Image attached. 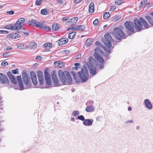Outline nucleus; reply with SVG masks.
<instances>
[{
	"label": "nucleus",
	"mask_w": 153,
	"mask_h": 153,
	"mask_svg": "<svg viewBox=\"0 0 153 153\" xmlns=\"http://www.w3.org/2000/svg\"><path fill=\"white\" fill-rule=\"evenodd\" d=\"M58 74L61 81L63 83H65L66 81L68 84H71L72 82L71 76L67 71L63 72L61 70H59L58 71Z\"/></svg>",
	"instance_id": "obj_1"
},
{
	"label": "nucleus",
	"mask_w": 153,
	"mask_h": 153,
	"mask_svg": "<svg viewBox=\"0 0 153 153\" xmlns=\"http://www.w3.org/2000/svg\"><path fill=\"white\" fill-rule=\"evenodd\" d=\"M103 54V53L100 48H97L94 50V56L97 60L99 64V67L100 69L104 68L103 65L104 60L101 55Z\"/></svg>",
	"instance_id": "obj_2"
},
{
	"label": "nucleus",
	"mask_w": 153,
	"mask_h": 153,
	"mask_svg": "<svg viewBox=\"0 0 153 153\" xmlns=\"http://www.w3.org/2000/svg\"><path fill=\"white\" fill-rule=\"evenodd\" d=\"M78 73L82 82H85L88 79L89 74L87 68L85 67H83L81 68V71Z\"/></svg>",
	"instance_id": "obj_3"
},
{
	"label": "nucleus",
	"mask_w": 153,
	"mask_h": 153,
	"mask_svg": "<svg viewBox=\"0 0 153 153\" xmlns=\"http://www.w3.org/2000/svg\"><path fill=\"white\" fill-rule=\"evenodd\" d=\"M113 31L114 34L117 39L120 40L125 37L124 33L120 28L115 27L114 28Z\"/></svg>",
	"instance_id": "obj_4"
},
{
	"label": "nucleus",
	"mask_w": 153,
	"mask_h": 153,
	"mask_svg": "<svg viewBox=\"0 0 153 153\" xmlns=\"http://www.w3.org/2000/svg\"><path fill=\"white\" fill-rule=\"evenodd\" d=\"M105 39L103 41L105 45L108 48H110L111 46V42L113 39L111 35L108 33H106L104 36Z\"/></svg>",
	"instance_id": "obj_5"
},
{
	"label": "nucleus",
	"mask_w": 153,
	"mask_h": 153,
	"mask_svg": "<svg viewBox=\"0 0 153 153\" xmlns=\"http://www.w3.org/2000/svg\"><path fill=\"white\" fill-rule=\"evenodd\" d=\"M28 23L30 25H32L37 27H40L42 29L45 25V22H37L36 20H31L29 21Z\"/></svg>",
	"instance_id": "obj_6"
},
{
	"label": "nucleus",
	"mask_w": 153,
	"mask_h": 153,
	"mask_svg": "<svg viewBox=\"0 0 153 153\" xmlns=\"http://www.w3.org/2000/svg\"><path fill=\"white\" fill-rule=\"evenodd\" d=\"M124 25L130 33H132L134 32V26L132 22H126L124 23Z\"/></svg>",
	"instance_id": "obj_7"
},
{
	"label": "nucleus",
	"mask_w": 153,
	"mask_h": 153,
	"mask_svg": "<svg viewBox=\"0 0 153 153\" xmlns=\"http://www.w3.org/2000/svg\"><path fill=\"white\" fill-rule=\"evenodd\" d=\"M134 27L138 31H140L143 29V26L142 21H139V20H134Z\"/></svg>",
	"instance_id": "obj_8"
},
{
	"label": "nucleus",
	"mask_w": 153,
	"mask_h": 153,
	"mask_svg": "<svg viewBox=\"0 0 153 153\" xmlns=\"http://www.w3.org/2000/svg\"><path fill=\"white\" fill-rule=\"evenodd\" d=\"M22 76L25 85H28L29 84V81L30 78L27 74L25 71H23L22 72Z\"/></svg>",
	"instance_id": "obj_9"
},
{
	"label": "nucleus",
	"mask_w": 153,
	"mask_h": 153,
	"mask_svg": "<svg viewBox=\"0 0 153 153\" xmlns=\"http://www.w3.org/2000/svg\"><path fill=\"white\" fill-rule=\"evenodd\" d=\"M93 104V101H88L86 103V105L88 106L86 107L85 110L88 112L93 111L94 110V107L92 106Z\"/></svg>",
	"instance_id": "obj_10"
},
{
	"label": "nucleus",
	"mask_w": 153,
	"mask_h": 153,
	"mask_svg": "<svg viewBox=\"0 0 153 153\" xmlns=\"http://www.w3.org/2000/svg\"><path fill=\"white\" fill-rule=\"evenodd\" d=\"M0 82L2 84L9 83L10 82L8 78L4 74L0 73Z\"/></svg>",
	"instance_id": "obj_11"
},
{
	"label": "nucleus",
	"mask_w": 153,
	"mask_h": 153,
	"mask_svg": "<svg viewBox=\"0 0 153 153\" xmlns=\"http://www.w3.org/2000/svg\"><path fill=\"white\" fill-rule=\"evenodd\" d=\"M18 20L16 22V24L14 25V27L16 28V27L17 28L15 29V30H19L20 29L22 28V24L25 22V20Z\"/></svg>",
	"instance_id": "obj_12"
},
{
	"label": "nucleus",
	"mask_w": 153,
	"mask_h": 153,
	"mask_svg": "<svg viewBox=\"0 0 153 153\" xmlns=\"http://www.w3.org/2000/svg\"><path fill=\"white\" fill-rule=\"evenodd\" d=\"M7 74L11 82L14 84H17V81L14 76L12 74L11 72L10 71H8L7 73Z\"/></svg>",
	"instance_id": "obj_13"
},
{
	"label": "nucleus",
	"mask_w": 153,
	"mask_h": 153,
	"mask_svg": "<svg viewBox=\"0 0 153 153\" xmlns=\"http://www.w3.org/2000/svg\"><path fill=\"white\" fill-rule=\"evenodd\" d=\"M30 74L33 83L35 85H37V81L36 74L33 71H32L30 73Z\"/></svg>",
	"instance_id": "obj_14"
},
{
	"label": "nucleus",
	"mask_w": 153,
	"mask_h": 153,
	"mask_svg": "<svg viewBox=\"0 0 153 153\" xmlns=\"http://www.w3.org/2000/svg\"><path fill=\"white\" fill-rule=\"evenodd\" d=\"M89 66L91 67H94L97 64L96 60L92 56H90L89 59Z\"/></svg>",
	"instance_id": "obj_15"
},
{
	"label": "nucleus",
	"mask_w": 153,
	"mask_h": 153,
	"mask_svg": "<svg viewBox=\"0 0 153 153\" xmlns=\"http://www.w3.org/2000/svg\"><path fill=\"white\" fill-rule=\"evenodd\" d=\"M6 37L9 39H14L19 37L20 35L17 33H12L7 35Z\"/></svg>",
	"instance_id": "obj_16"
},
{
	"label": "nucleus",
	"mask_w": 153,
	"mask_h": 153,
	"mask_svg": "<svg viewBox=\"0 0 153 153\" xmlns=\"http://www.w3.org/2000/svg\"><path fill=\"white\" fill-rule=\"evenodd\" d=\"M27 48H29L30 49H32L35 48L37 47L36 43L33 42H27Z\"/></svg>",
	"instance_id": "obj_17"
},
{
	"label": "nucleus",
	"mask_w": 153,
	"mask_h": 153,
	"mask_svg": "<svg viewBox=\"0 0 153 153\" xmlns=\"http://www.w3.org/2000/svg\"><path fill=\"white\" fill-rule=\"evenodd\" d=\"M54 65L56 68H61L65 65L64 63L59 60L56 61L54 62Z\"/></svg>",
	"instance_id": "obj_18"
},
{
	"label": "nucleus",
	"mask_w": 153,
	"mask_h": 153,
	"mask_svg": "<svg viewBox=\"0 0 153 153\" xmlns=\"http://www.w3.org/2000/svg\"><path fill=\"white\" fill-rule=\"evenodd\" d=\"M17 48L20 49H25L27 48V42L25 43H18L16 44Z\"/></svg>",
	"instance_id": "obj_19"
},
{
	"label": "nucleus",
	"mask_w": 153,
	"mask_h": 153,
	"mask_svg": "<svg viewBox=\"0 0 153 153\" xmlns=\"http://www.w3.org/2000/svg\"><path fill=\"white\" fill-rule=\"evenodd\" d=\"M51 76L54 83L56 85H57L58 83V81L57 77L56 76L55 71H53L51 73Z\"/></svg>",
	"instance_id": "obj_20"
},
{
	"label": "nucleus",
	"mask_w": 153,
	"mask_h": 153,
	"mask_svg": "<svg viewBox=\"0 0 153 153\" xmlns=\"http://www.w3.org/2000/svg\"><path fill=\"white\" fill-rule=\"evenodd\" d=\"M17 79L20 87L22 90L23 89L24 87L21 76H17Z\"/></svg>",
	"instance_id": "obj_21"
},
{
	"label": "nucleus",
	"mask_w": 153,
	"mask_h": 153,
	"mask_svg": "<svg viewBox=\"0 0 153 153\" xmlns=\"http://www.w3.org/2000/svg\"><path fill=\"white\" fill-rule=\"evenodd\" d=\"M52 45L51 43L50 42H47L43 45V47L46 51H48L52 48Z\"/></svg>",
	"instance_id": "obj_22"
},
{
	"label": "nucleus",
	"mask_w": 153,
	"mask_h": 153,
	"mask_svg": "<svg viewBox=\"0 0 153 153\" xmlns=\"http://www.w3.org/2000/svg\"><path fill=\"white\" fill-rule=\"evenodd\" d=\"M68 42V39L67 38L61 39L58 41L59 45H63L67 44Z\"/></svg>",
	"instance_id": "obj_23"
},
{
	"label": "nucleus",
	"mask_w": 153,
	"mask_h": 153,
	"mask_svg": "<svg viewBox=\"0 0 153 153\" xmlns=\"http://www.w3.org/2000/svg\"><path fill=\"white\" fill-rule=\"evenodd\" d=\"M85 29V27L83 25H79L75 27V28H73L75 31H83Z\"/></svg>",
	"instance_id": "obj_24"
},
{
	"label": "nucleus",
	"mask_w": 153,
	"mask_h": 153,
	"mask_svg": "<svg viewBox=\"0 0 153 153\" xmlns=\"http://www.w3.org/2000/svg\"><path fill=\"white\" fill-rule=\"evenodd\" d=\"M68 21L66 22L67 25L70 26H74L77 22L78 20H68Z\"/></svg>",
	"instance_id": "obj_25"
},
{
	"label": "nucleus",
	"mask_w": 153,
	"mask_h": 153,
	"mask_svg": "<svg viewBox=\"0 0 153 153\" xmlns=\"http://www.w3.org/2000/svg\"><path fill=\"white\" fill-rule=\"evenodd\" d=\"M93 122V120L86 119L83 122V124L85 125L89 126L92 124Z\"/></svg>",
	"instance_id": "obj_26"
},
{
	"label": "nucleus",
	"mask_w": 153,
	"mask_h": 153,
	"mask_svg": "<svg viewBox=\"0 0 153 153\" xmlns=\"http://www.w3.org/2000/svg\"><path fill=\"white\" fill-rule=\"evenodd\" d=\"M144 102L146 107L149 109H151L152 108V105L148 99H146Z\"/></svg>",
	"instance_id": "obj_27"
},
{
	"label": "nucleus",
	"mask_w": 153,
	"mask_h": 153,
	"mask_svg": "<svg viewBox=\"0 0 153 153\" xmlns=\"http://www.w3.org/2000/svg\"><path fill=\"white\" fill-rule=\"evenodd\" d=\"M5 28L10 30H15V29L17 28V27L16 28L14 27V25L12 24H10L4 27Z\"/></svg>",
	"instance_id": "obj_28"
},
{
	"label": "nucleus",
	"mask_w": 153,
	"mask_h": 153,
	"mask_svg": "<svg viewBox=\"0 0 153 153\" xmlns=\"http://www.w3.org/2000/svg\"><path fill=\"white\" fill-rule=\"evenodd\" d=\"M94 4L93 2H91L89 5V12L90 13H93L94 11Z\"/></svg>",
	"instance_id": "obj_29"
},
{
	"label": "nucleus",
	"mask_w": 153,
	"mask_h": 153,
	"mask_svg": "<svg viewBox=\"0 0 153 153\" xmlns=\"http://www.w3.org/2000/svg\"><path fill=\"white\" fill-rule=\"evenodd\" d=\"M90 73L93 76L95 75L97 73L96 68L95 66L91 67L90 69Z\"/></svg>",
	"instance_id": "obj_30"
},
{
	"label": "nucleus",
	"mask_w": 153,
	"mask_h": 153,
	"mask_svg": "<svg viewBox=\"0 0 153 153\" xmlns=\"http://www.w3.org/2000/svg\"><path fill=\"white\" fill-rule=\"evenodd\" d=\"M76 34V32L74 31L68 34V38L71 39H74L75 37Z\"/></svg>",
	"instance_id": "obj_31"
},
{
	"label": "nucleus",
	"mask_w": 153,
	"mask_h": 153,
	"mask_svg": "<svg viewBox=\"0 0 153 153\" xmlns=\"http://www.w3.org/2000/svg\"><path fill=\"white\" fill-rule=\"evenodd\" d=\"M59 28V26L57 24L54 23L52 25V29L54 31L58 30Z\"/></svg>",
	"instance_id": "obj_32"
},
{
	"label": "nucleus",
	"mask_w": 153,
	"mask_h": 153,
	"mask_svg": "<svg viewBox=\"0 0 153 153\" xmlns=\"http://www.w3.org/2000/svg\"><path fill=\"white\" fill-rule=\"evenodd\" d=\"M48 69H46L45 72V79L51 78L49 73Z\"/></svg>",
	"instance_id": "obj_33"
},
{
	"label": "nucleus",
	"mask_w": 153,
	"mask_h": 153,
	"mask_svg": "<svg viewBox=\"0 0 153 153\" xmlns=\"http://www.w3.org/2000/svg\"><path fill=\"white\" fill-rule=\"evenodd\" d=\"M142 23L143 24L145 29H147L149 27L147 22L144 20H141Z\"/></svg>",
	"instance_id": "obj_34"
},
{
	"label": "nucleus",
	"mask_w": 153,
	"mask_h": 153,
	"mask_svg": "<svg viewBox=\"0 0 153 153\" xmlns=\"http://www.w3.org/2000/svg\"><path fill=\"white\" fill-rule=\"evenodd\" d=\"M48 0H36L35 4L37 6H40L42 3V1H46Z\"/></svg>",
	"instance_id": "obj_35"
},
{
	"label": "nucleus",
	"mask_w": 153,
	"mask_h": 153,
	"mask_svg": "<svg viewBox=\"0 0 153 153\" xmlns=\"http://www.w3.org/2000/svg\"><path fill=\"white\" fill-rule=\"evenodd\" d=\"M74 65L75 67H73L72 68L73 70L74 71L75 70H77L78 69V68H80V64L79 63H76L74 64Z\"/></svg>",
	"instance_id": "obj_36"
},
{
	"label": "nucleus",
	"mask_w": 153,
	"mask_h": 153,
	"mask_svg": "<svg viewBox=\"0 0 153 153\" xmlns=\"http://www.w3.org/2000/svg\"><path fill=\"white\" fill-rule=\"evenodd\" d=\"M110 15L108 12H105L103 14L104 19H107L109 18Z\"/></svg>",
	"instance_id": "obj_37"
},
{
	"label": "nucleus",
	"mask_w": 153,
	"mask_h": 153,
	"mask_svg": "<svg viewBox=\"0 0 153 153\" xmlns=\"http://www.w3.org/2000/svg\"><path fill=\"white\" fill-rule=\"evenodd\" d=\"M37 75L38 79L43 78V73L41 71H38L37 72Z\"/></svg>",
	"instance_id": "obj_38"
},
{
	"label": "nucleus",
	"mask_w": 153,
	"mask_h": 153,
	"mask_svg": "<svg viewBox=\"0 0 153 153\" xmlns=\"http://www.w3.org/2000/svg\"><path fill=\"white\" fill-rule=\"evenodd\" d=\"M71 74L72 75L74 78L75 79V80L77 82H78L79 81V79L78 78V77L77 78V77L76 76V75L75 74V73L73 71H71Z\"/></svg>",
	"instance_id": "obj_39"
},
{
	"label": "nucleus",
	"mask_w": 153,
	"mask_h": 153,
	"mask_svg": "<svg viewBox=\"0 0 153 153\" xmlns=\"http://www.w3.org/2000/svg\"><path fill=\"white\" fill-rule=\"evenodd\" d=\"M41 13L42 15H47L48 14V11L45 9H42L41 11Z\"/></svg>",
	"instance_id": "obj_40"
},
{
	"label": "nucleus",
	"mask_w": 153,
	"mask_h": 153,
	"mask_svg": "<svg viewBox=\"0 0 153 153\" xmlns=\"http://www.w3.org/2000/svg\"><path fill=\"white\" fill-rule=\"evenodd\" d=\"M47 84L48 85H51V78L45 79Z\"/></svg>",
	"instance_id": "obj_41"
},
{
	"label": "nucleus",
	"mask_w": 153,
	"mask_h": 153,
	"mask_svg": "<svg viewBox=\"0 0 153 153\" xmlns=\"http://www.w3.org/2000/svg\"><path fill=\"white\" fill-rule=\"evenodd\" d=\"M117 5H120L123 3V0H116L115 2Z\"/></svg>",
	"instance_id": "obj_42"
},
{
	"label": "nucleus",
	"mask_w": 153,
	"mask_h": 153,
	"mask_svg": "<svg viewBox=\"0 0 153 153\" xmlns=\"http://www.w3.org/2000/svg\"><path fill=\"white\" fill-rule=\"evenodd\" d=\"M42 29L47 31H50L51 30V28L49 26H45V25Z\"/></svg>",
	"instance_id": "obj_43"
},
{
	"label": "nucleus",
	"mask_w": 153,
	"mask_h": 153,
	"mask_svg": "<svg viewBox=\"0 0 153 153\" xmlns=\"http://www.w3.org/2000/svg\"><path fill=\"white\" fill-rule=\"evenodd\" d=\"M79 114V112L77 111H73L72 114V115L74 116H78Z\"/></svg>",
	"instance_id": "obj_44"
},
{
	"label": "nucleus",
	"mask_w": 153,
	"mask_h": 153,
	"mask_svg": "<svg viewBox=\"0 0 153 153\" xmlns=\"http://www.w3.org/2000/svg\"><path fill=\"white\" fill-rule=\"evenodd\" d=\"M122 16L119 14L116 15L114 17V19H120Z\"/></svg>",
	"instance_id": "obj_45"
},
{
	"label": "nucleus",
	"mask_w": 153,
	"mask_h": 153,
	"mask_svg": "<svg viewBox=\"0 0 153 153\" xmlns=\"http://www.w3.org/2000/svg\"><path fill=\"white\" fill-rule=\"evenodd\" d=\"M9 32L7 31L4 30H0V34H7Z\"/></svg>",
	"instance_id": "obj_46"
},
{
	"label": "nucleus",
	"mask_w": 153,
	"mask_h": 153,
	"mask_svg": "<svg viewBox=\"0 0 153 153\" xmlns=\"http://www.w3.org/2000/svg\"><path fill=\"white\" fill-rule=\"evenodd\" d=\"M8 65V63L5 61L2 62L1 63V65L3 66H6Z\"/></svg>",
	"instance_id": "obj_47"
},
{
	"label": "nucleus",
	"mask_w": 153,
	"mask_h": 153,
	"mask_svg": "<svg viewBox=\"0 0 153 153\" xmlns=\"http://www.w3.org/2000/svg\"><path fill=\"white\" fill-rule=\"evenodd\" d=\"M91 40L90 39H88L86 42V45L87 46H89L91 43Z\"/></svg>",
	"instance_id": "obj_48"
},
{
	"label": "nucleus",
	"mask_w": 153,
	"mask_h": 153,
	"mask_svg": "<svg viewBox=\"0 0 153 153\" xmlns=\"http://www.w3.org/2000/svg\"><path fill=\"white\" fill-rule=\"evenodd\" d=\"M39 82L41 85H42L44 84V78H41L38 79Z\"/></svg>",
	"instance_id": "obj_49"
},
{
	"label": "nucleus",
	"mask_w": 153,
	"mask_h": 153,
	"mask_svg": "<svg viewBox=\"0 0 153 153\" xmlns=\"http://www.w3.org/2000/svg\"><path fill=\"white\" fill-rule=\"evenodd\" d=\"M78 119L79 120H81L82 121H84L85 118L84 116L83 115H80L78 117Z\"/></svg>",
	"instance_id": "obj_50"
},
{
	"label": "nucleus",
	"mask_w": 153,
	"mask_h": 153,
	"mask_svg": "<svg viewBox=\"0 0 153 153\" xmlns=\"http://www.w3.org/2000/svg\"><path fill=\"white\" fill-rule=\"evenodd\" d=\"M116 8V7L115 6H112L110 7V10L113 11H114V10H115Z\"/></svg>",
	"instance_id": "obj_51"
},
{
	"label": "nucleus",
	"mask_w": 153,
	"mask_h": 153,
	"mask_svg": "<svg viewBox=\"0 0 153 153\" xmlns=\"http://www.w3.org/2000/svg\"><path fill=\"white\" fill-rule=\"evenodd\" d=\"M99 22V20H94L93 22V23L94 25H96L98 24Z\"/></svg>",
	"instance_id": "obj_52"
},
{
	"label": "nucleus",
	"mask_w": 153,
	"mask_h": 153,
	"mask_svg": "<svg viewBox=\"0 0 153 153\" xmlns=\"http://www.w3.org/2000/svg\"><path fill=\"white\" fill-rule=\"evenodd\" d=\"M18 71V69L17 68H16L15 70H13L12 71V73L14 74H15L17 73Z\"/></svg>",
	"instance_id": "obj_53"
},
{
	"label": "nucleus",
	"mask_w": 153,
	"mask_h": 153,
	"mask_svg": "<svg viewBox=\"0 0 153 153\" xmlns=\"http://www.w3.org/2000/svg\"><path fill=\"white\" fill-rule=\"evenodd\" d=\"M22 33L23 35L27 36L29 35V31H27L25 32H22Z\"/></svg>",
	"instance_id": "obj_54"
},
{
	"label": "nucleus",
	"mask_w": 153,
	"mask_h": 153,
	"mask_svg": "<svg viewBox=\"0 0 153 153\" xmlns=\"http://www.w3.org/2000/svg\"><path fill=\"white\" fill-rule=\"evenodd\" d=\"M95 45L97 46H98L99 47H101V46H102V45L98 41H97L96 42Z\"/></svg>",
	"instance_id": "obj_55"
},
{
	"label": "nucleus",
	"mask_w": 153,
	"mask_h": 153,
	"mask_svg": "<svg viewBox=\"0 0 153 153\" xmlns=\"http://www.w3.org/2000/svg\"><path fill=\"white\" fill-rule=\"evenodd\" d=\"M7 13L10 15H12L14 13V12L13 10H11L10 11H7Z\"/></svg>",
	"instance_id": "obj_56"
},
{
	"label": "nucleus",
	"mask_w": 153,
	"mask_h": 153,
	"mask_svg": "<svg viewBox=\"0 0 153 153\" xmlns=\"http://www.w3.org/2000/svg\"><path fill=\"white\" fill-rule=\"evenodd\" d=\"M143 3L144 4V7H146V5L147 4V0H143Z\"/></svg>",
	"instance_id": "obj_57"
},
{
	"label": "nucleus",
	"mask_w": 153,
	"mask_h": 153,
	"mask_svg": "<svg viewBox=\"0 0 153 153\" xmlns=\"http://www.w3.org/2000/svg\"><path fill=\"white\" fill-rule=\"evenodd\" d=\"M75 27H74V26H71V27H68V29H67V30H70L71 29H72L73 30H74L73 29V28H75Z\"/></svg>",
	"instance_id": "obj_58"
},
{
	"label": "nucleus",
	"mask_w": 153,
	"mask_h": 153,
	"mask_svg": "<svg viewBox=\"0 0 153 153\" xmlns=\"http://www.w3.org/2000/svg\"><path fill=\"white\" fill-rule=\"evenodd\" d=\"M148 20L149 23L153 26V20Z\"/></svg>",
	"instance_id": "obj_59"
},
{
	"label": "nucleus",
	"mask_w": 153,
	"mask_h": 153,
	"mask_svg": "<svg viewBox=\"0 0 153 153\" xmlns=\"http://www.w3.org/2000/svg\"><path fill=\"white\" fill-rule=\"evenodd\" d=\"M36 59L37 60H41L42 58L41 56H37L36 58Z\"/></svg>",
	"instance_id": "obj_60"
},
{
	"label": "nucleus",
	"mask_w": 153,
	"mask_h": 153,
	"mask_svg": "<svg viewBox=\"0 0 153 153\" xmlns=\"http://www.w3.org/2000/svg\"><path fill=\"white\" fill-rule=\"evenodd\" d=\"M105 51L108 53H110L111 51V50L110 49H107V48H105Z\"/></svg>",
	"instance_id": "obj_61"
},
{
	"label": "nucleus",
	"mask_w": 153,
	"mask_h": 153,
	"mask_svg": "<svg viewBox=\"0 0 153 153\" xmlns=\"http://www.w3.org/2000/svg\"><path fill=\"white\" fill-rule=\"evenodd\" d=\"M56 1L58 3L60 4H61L62 3V0H56Z\"/></svg>",
	"instance_id": "obj_62"
},
{
	"label": "nucleus",
	"mask_w": 153,
	"mask_h": 153,
	"mask_svg": "<svg viewBox=\"0 0 153 153\" xmlns=\"http://www.w3.org/2000/svg\"><path fill=\"white\" fill-rule=\"evenodd\" d=\"M82 0H74V2L76 4H77L80 1Z\"/></svg>",
	"instance_id": "obj_63"
},
{
	"label": "nucleus",
	"mask_w": 153,
	"mask_h": 153,
	"mask_svg": "<svg viewBox=\"0 0 153 153\" xmlns=\"http://www.w3.org/2000/svg\"><path fill=\"white\" fill-rule=\"evenodd\" d=\"M7 54H8V53H4L3 54V55L4 57H6L7 56Z\"/></svg>",
	"instance_id": "obj_64"
}]
</instances>
